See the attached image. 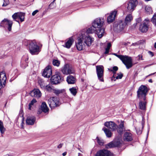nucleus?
Returning <instances> with one entry per match:
<instances>
[{
	"label": "nucleus",
	"mask_w": 156,
	"mask_h": 156,
	"mask_svg": "<svg viewBox=\"0 0 156 156\" xmlns=\"http://www.w3.org/2000/svg\"><path fill=\"white\" fill-rule=\"evenodd\" d=\"M28 60V58H27L25 60V63L23 64L22 63L21 64V67L25 69L26 67L28 65L27 64V61Z\"/></svg>",
	"instance_id": "nucleus-47"
},
{
	"label": "nucleus",
	"mask_w": 156,
	"mask_h": 156,
	"mask_svg": "<svg viewBox=\"0 0 156 156\" xmlns=\"http://www.w3.org/2000/svg\"><path fill=\"white\" fill-rule=\"evenodd\" d=\"M149 23V21L148 20L145 19V21L143 22V24L140 26V30L142 32H146L148 30V27L147 24Z\"/></svg>",
	"instance_id": "nucleus-16"
},
{
	"label": "nucleus",
	"mask_w": 156,
	"mask_h": 156,
	"mask_svg": "<svg viewBox=\"0 0 156 156\" xmlns=\"http://www.w3.org/2000/svg\"><path fill=\"white\" fill-rule=\"evenodd\" d=\"M109 49L106 48L105 51V54H106L108 53L109 52Z\"/></svg>",
	"instance_id": "nucleus-59"
},
{
	"label": "nucleus",
	"mask_w": 156,
	"mask_h": 156,
	"mask_svg": "<svg viewBox=\"0 0 156 156\" xmlns=\"http://www.w3.org/2000/svg\"><path fill=\"white\" fill-rule=\"evenodd\" d=\"M84 36L83 39L84 42L88 46H90L94 41V38L90 36L87 35L85 36V34H82Z\"/></svg>",
	"instance_id": "nucleus-18"
},
{
	"label": "nucleus",
	"mask_w": 156,
	"mask_h": 156,
	"mask_svg": "<svg viewBox=\"0 0 156 156\" xmlns=\"http://www.w3.org/2000/svg\"><path fill=\"white\" fill-rule=\"evenodd\" d=\"M6 77L5 74H0V86L5 85Z\"/></svg>",
	"instance_id": "nucleus-25"
},
{
	"label": "nucleus",
	"mask_w": 156,
	"mask_h": 156,
	"mask_svg": "<svg viewBox=\"0 0 156 156\" xmlns=\"http://www.w3.org/2000/svg\"><path fill=\"white\" fill-rule=\"evenodd\" d=\"M31 105H30V104H29V108H28V109L29 110H31Z\"/></svg>",
	"instance_id": "nucleus-63"
},
{
	"label": "nucleus",
	"mask_w": 156,
	"mask_h": 156,
	"mask_svg": "<svg viewBox=\"0 0 156 156\" xmlns=\"http://www.w3.org/2000/svg\"><path fill=\"white\" fill-rule=\"evenodd\" d=\"M37 101L35 99H33L29 103L30 105H33L34 103L36 102Z\"/></svg>",
	"instance_id": "nucleus-51"
},
{
	"label": "nucleus",
	"mask_w": 156,
	"mask_h": 156,
	"mask_svg": "<svg viewBox=\"0 0 156 156\" xmlns=\"http://www.w3.org/2000/svg\"><path fill=\"white\" fill-rule=\"evenodd\" d=\"M126 25L124 21L119 20L114 22L113 26L115 29L121 31L124 29Z\"/></svg>",
	"instance_id": "nucleus-9"
},
{
	"label": "nucleus",
	"mask_w": 156,
	"mask_h": 156,
	"mask_svg": "<svg viewBox=\"0 0 156 156\" xmlns=\"http://www.w3.org/2000/svg\"><path fill=\"white\" fill-rule=\"evenodd\" d=\"M102 130L104 131L106 136L108 137H110L112 136V133L111 131H110L108 129L106 128H104Z\"/></svg>",
	"instance_id": "nucleus-31"
},
{
	"label": "nucleus",
	"mask_w": 156,
	"mask_h": 156,
	"mask_svg": "<svg viewBox=\"0 0 156 156\" xmlns=\"http://www.w3.org/2000/svg\"><path fill=\"white\" fill-rule=\"evenodd\" d=\"M60 63V61L57 59H54L53 60L52 64L55 66L58 67L59 66Z\"/></svg>",
	"instance_id": "nucleus-38"
},
{
	"label": "nucleus",
	"mask_w": 156,
	"mask_h": 156,
	"mask_svg": "<svg viewBox=\"0 0 156 156\" xmlns=\"http://www.w3.org/2000/svg\"><path fill=\"white\" fill-rule=\"evenodd\" d=\"M63 144H59L58 146V148H61Z\"/></svg>",
	"instance_id": "nucleus-60"
},
{
	"label": "nucleus",
	"mask_w": 156,
	"mask_h": 156,
	"mask_svg": "<svg viewBox=\"0 0 156 156\" xmlns=\"http://www.w3.org/2000/svg\"><path fill=\"white\" fill-rule=\"evenodd\" d=\"M45 89H46L47 91L48 92L51 91L52 88L50 85H46L45 86Z\"/></svg>",
	"instance_id": "nucleus-48"
},
{
	"label": "nucleus",
	"mask_w": 156,
	"mask_h": 156,
	"mask_svg": "<svg viewBox=\"0 0 156 156\" xmlns=\"http://www.w3.org/2000/svg\"><path fill=\"white\" fill-rule=\"evenodd\" d=\"M66 152H65L62 153V155L63 156H65L66 155Z\"/></svg>",
	"instance_id": "nucleus-64"
},
{
	"label": "nucleus",
	"mask_w": 156,
	"mask_h": 156,
	"mask_svg": "<svg viewBox=\"0 0 156 156\" xmlns=\"http://www.w3.org/2000/svg\"><path fill=\"white\" fill-rule=\"evenodd\" d=\"M123 140L126 141H131L133 139L132 135L129 132H126L123 136Z\"/></svg>",
	"instance_id": "nucleus-20"
},
{
	"label": "nucleus",
	"mask_w": 156,
	"mask_h": 156,
	"mask_svg": "<svg viewBox=\"0 0 156 156\" xmlns=\"http://www.w3.org/2000/svg\"><path fill=\"white\" fill-rule=\"evenodd\" d=\"M52 73L51 66L48 65L46 67L42 74V75L45 77L49 78Z\"/></svg>",
	"instance_id": "nucleus-13"
},
{
	"label": "nucleus",
	"mask_w": 156,
	"mask_h": 156,
	"mask_svg": "<svg viewBox=\"0 0 156 156\" xmlns=\"http://www.w3.org/2000/svg\"><path fill=\"white\" fill-rule=\"evenodd\" d=\"M38 12V10H36L34 11H33L32 13V15L33 16H34Z\"/></svg>",
	"instance_id": "nucleus-53"
},
{
	"label": "nucleus",
	"mask_w": 156,
	"mask_h": 156,
	"mask_svg": "<svg viewBox=\"0 0 156 156\" xmlns=\"http://www.w3.org/2000/svg\"><path fill=\"white\" fill-rule=\"evenodd\" d=\"M97 141L98 144L102 146L104 144V142L103 140L97 136L96 137Z\"/></svg>",
	"instance_id": "nucleus-42"
},
{
	"label": "nucleus",
	"mask_w": 156,
	"mask_h": 156,
	"mask_svg": "<svg viewBox=\"0 0 156 156\" xmlns=\"http://www.w3.org/2000/svg\"><path fill=\"white\" fill-rule=\"evenodd\" d=\"M95 156H113V154L110 151L103 149L98 151Z\"/></svg>",
	"instance_id": "nucleus-10"
},
{
	"label": "nucleus",
	"mask_w": 156,
	"mask_h": 156,
	"mask_svg": "<svg viewBox=\"0 0 156 156\" xmlns=\"http://www.w3.org/2000/svg\"><path fill=\"white\" fill-rule=\"evenodd\" d=\"M29 50L30 53L32 55H36L38 54L41 50L39 46L37 45L35 40L29 46Z\"/></svg>",
	"instance_id": "nucleus-4"
},
{
	"label": "nucleus",
	"mask_w": 156,
	"mask_h": 156,
	"mask_svg": "<svg viewBox=\"0 0 156 156\" xmlns=\"http://www.w3.org/2000/svg\"><path fill=\"white\" fill-rule=\"evenodd\" d=\"M66 81L69 84H74L76 82V79L74 76L69 75L66 78Z\"/></svg>",
	"instance_id": "nucleus-21"
},
{
	"label": "nucleus",
	"mask_w": 156,
	"mask_h": 156,
	"mask_svg": "<svg viewBox=\"0 0 156 156\" xmlns=\"http://www.w3.org/2000/svg\"><path fill=\"white\" fill-rule=\"evenodd\" d=\"M63 80V78L58 74L52 76L50 79L51 84L57 85L60 83Z\"/></svg>",
	"instance_id": "nucleus-7"
},
{
	"label": "nucleus",
	"mask_w": 156,
	"mask_h": 156,
	"mask_svg": "<svg viewBox=\"0 0 156 156\" xmlns=\"http://www.w3.org/2000/svg\"><path fill=\"white\" fill-rule=\"evenodd\" d=\"M41 108L42 111L45 113L47 112L48 110L47 105L45 102H44L42 103L41 106Z\"/></svg>",
	"instance_id": "nucleus-29"
},
{
	"label": "nucleus",
	"mask_w": 156,
	"mask_h": 156,
	"mask_svg": "<svg viewBox=\"0 0 156 156\" xmlns=\"http://www.w3.org/2000/svg\"><path fill=\"white\" fill-rule=\"evenodd\" d=\"M104 125L111 131H114L117 129L118 126L114 122L112 121L107 122L104 123Z\"/></svg>",
	"instance_id": "nucleus-15"
},
{
	"label": "nucleus",
	"mask_w": 156,
	"mask_h": 156,
	"mask_svg": "<svg viewBox=\"0 0 156 156\" xmlns=\"http://www.w3.org/2000/svg\"><path fill=\"white\" fill-rule=\"evenodd\" d=\"M62 73L65 75H68L73 73L72 68L69 64L64 65L61 69Z\"/></svg>",
	"instance_id": "nucleus-11"
},
{
	"label": "nucleus",
	"mask_w": 156,
	"mask_h": 156,
	"mask_svg": "<svg viewBox=\"0 0 156 156\" xmlns=\"http://www.w3.org/2000/svg\"><path fill=\"white\" fill-rule=\"evenodd\" d=\"M111 46V43H108V44L107 47L106 48L109 49L110 48Z\"/></svg>",
	"instance_id": "nucleus-57"
},
{
	"label": "nucleus",
	"mask_w": 156,
	"mask_h": 156,
	"mask_svg": "<svg viewBox=\"0 0 156 156\" xmlns=\"http://www.w3.org/2000/svg\"><path fill=\"white\" fill-rule=\"evenodd\" d=\"M24 16L25 14L24 13L21 12H18V18L20 19L21 22H22L24 21Z\"/></svg>",
	"instance_id": "nucleus-36"
},
{
	"label": "nucleus",
	"mask_w": 156,
	"mask_h": 156,
	"mask_svg": "<svg viewBox=\"0 0 156 156\" xmlns=\"http://www.w3.org/2000/svg\"><path fill=\"white\" fill-rule=\"evenodd\" d=\"M116 56L122 61L127 69H129L132 66V59L131 57L126 55H118Z\"/></svg>",
	"instance_id": "nucleus-2"
},
{
	"label": "nucleus",
	"mask_w": 156,
	"mask_h": 156,
	"mask_svg": "<svg viewBox=\"0 0 156 156\" xmlns=\"http://www.w3.org/2000/svg\"><path fill=\"white\" fill-rule=\"evenodd\" d=\"M133 19V17L131 14H129L126 16L124 22L127 25L129 24Z\"/></svg>",
	"instance_id": "nucleus-27"
},
{
	"label": "nucleus",
	"mask_w": 156,
	"mask_h": 156,
	"mask_svg": "<svg viewBox=\"0 0 156 156\" xmlns=\"http://www.w3.org/2000/svg\"><path fill=\"white\" fill-rule=\"evenodd\" d=\"M18 12L15 13L12 15V17L15 21L19 22L18 21L16 20V19L18 18Z\"/></svg>",
	"instance_id": "nucleus-46"
},
{
	"label": "nucleus",
	"mask_w": 156,
	"mask_h": 156,
	"mask_svg": "<svg viewBox=\"0 0 156 156\" xmlns=\"http://www.w3.org/2000/svg\"><path fill=\"white\" fill-rule=\"evenodd\" d=\"M113 147H114L112 142H110L105 145V148L107 149Z\"/></svg>",
	"instance_id": "nucleus-45"
},
{
	"label": "nucleus",
	"mask_w": 156,
	"mask_h": 156,
	"mask_svg": "<svg viewBox=\"0 0 156 156\" xmlns=\"http://www.w3.org/2000/svg\"><path fill=\"white\" fill-rule=\"evenodd\" d=\"M4 3L2 5V6L5 7L9 4V0H4Z\"/></svg>",
	"instance_id": "nucleus-49"
},
{
	"label": "nucleus",
	"mask_w": 156,
	"mask_h": 156,
	"mask_svg": "<svg viewBox=\"0 0 156 156\" xmlns=\"http://www.w3.org/2000/svg\"><path fill=\"white\" fill-rule=\"evenodd\" d=\"M12 23H13L12 21L5 19L2 21L0 26L4 27L5 25H7V29L8 31H10L12 30Z\"/></svg>",
	"instance_id": "nucleus-12"
},
{
	"label": "nucleus",
	"mask_w": 156,
	"mask_h": 156,
	"mask_svg": "<svg viewBox=\"0 0 156 156\" xmlns=\"http://www.w3.org/2000/svg\"><path fill=\"white\" fill-rule=\"evenodd\" d=\"M138 56V59L139 60H144L143 59V56L142 55H139Z\"/></svg>",
	"instance_id": "nucleus-55"
},
{
	"label": "nucleus",
	"mask_w": 156,
	"mask_h": 156,
	"mask_svg": "<svg viewBox=\"0 0 156 156\" xmlns=\"http://www.w3.org/2000/svg\"><path fill=\"white\" fill-rule=\"evenodd\" d=\"M137 4V0H130L127 2L126 6L128 11L129 12H133Z\"/></svg>",
	"instance_id": "nucleus-6"
},
{
	"label": "nucleus",
	"mask_w": 156,
	"mask_h": 156,
	"mask_svg": "<svg viewBox=\"0 0 156 156\" xmlns=\"http://www.w3.org/2000/svg\"><path fill=\"white\" fill-rule=\"evenodd\" d=\"M151 21L156 27V13L154 14L151 18Z\"/></svg>",
	"instance_id": "nucleus-37"
},
{
	"label": "nucleus",
	"mask_w": 156,
	"mask_h": 156,
	"mask_svg": "<svg viewBox=\"0 0 156 156\" xmlns=\"http://www.w3.org/2000/svg\"><path fill=\"white\" fill-rule=\"evenodd\" d=\"M153 64H154V63H152V64H150L147 65H146V66L145 67H149L152 66V65H153Z\"/></svg>",
	"instance_id": "nucleus-62"
},
{
	"label": "nucleus",
	"mask_w": 156,
	"mask_h": 156,
	"mask_svg": "<svg viewBox=\"0 0 156 156\" xmlns=\"http://www.w3.org/2000/svg\"><path fill=\"white\" fill-rule=\"evenodd\" d=\"M84 36L81 34L79 37L78 38V42L76 43V46L77 50L81 51L83 50V40Z\"/></svg>",
	"instance_id": "nucleus-14"
},
{
	"label": "nucleus",
	"mask_w": 156,
	"mask_h": 156,
	"mask_svg": "<svg viewBox=\"0 0 156 156\" xmlns=\"http://www.w3.org/2000/svg\"><path fill=\"white\" fill-rule=\"evenodd\" d=\"M125 129L124 122L121 121L120 123L118 126L117 131L118 133L121 134L122 133L124 129Z\"/></svg>",
	"instance_id": "nucleus-24"
},
{
	"label": "nucleus",
	"mask_w": 156,
	"mask_h": 156,
	"mask_svg": "<svg viewBox=\"0 0 156 156\" xmlns=\"http://www.w3.org/2000/svg\"><path fill=\"white\" fill-rule=\"evenodd\" d=\"M71 94L73 96H75L77 93V89L75 87H72L69 89Z\"/></svg>",
	"instance_id": "nucleus-35"
},
{
	"label": "nucleus",
	"mask_w": 156,
	"mask_h": 156,
	"mask_svg": "<svg viewBox=\"0 0 156 156\" xmlns=\"http://www.w3.org/2000/svg\"><path fill=\"white\" fill-rule=\"evenodd\" d=\"M48 102L50 107L51 109L58 106L61 104L58 98L56 97H51L48 100Z\"/></svg>",
	"instance_id": "nucleus-5"
},
{
	"label": "nucleus",
	"mask_w": 156,
	"mask_h": 156,
	"mask_svg": "<svg viewBox=\"0 0 156 156\" xmlns=\"http://www.w3.org/2000/svg\"><path fill=\"white\" fill-rule=\"evenodd\" d=\"M36 120L35 117L32 116L28 117L26 120V123L28 125H32L34 124Z\"/></svg>",
	"instance_id": "nucleus-22"
},
{
	"label": "nucleus",
	"mask_w": 156,
	"mask_h": 156,
	"mask_svg": "<svg viewBox=\"0 0 156 156\" xmlns=\"http://www.w3.org/2000/svg\"><path fill=\"white\" fill-rule=\"evenodd\" d=\"M104 19L98 18L96 19L92 24V25L98 30L97 34L99 38L102 37L105 32V29L102 27L104 24Z\"/></svg>",
	"instance_id": "nucleus-1"
},
{
	"label": "nucleus",
	"mask_w": 156,
	"mask_h": 156,
	"mask_svg": "<svg viewBox=\"0 0 156 156\" xmlns=\"http://www.w3.org/2000/svg\"><path fill=\"white\" fill-rule=\"evenodd\" d=\"M144 118L143 117H142V128H143L144 127Z\"/></svg>",
	"instance_id": "nucleus-56"
},
{
	"label": "nucleus",
	"mask_w": 156,
	"mask_h": 156,
	"mask_svg": "<svg viewBox=\"0 0 156 156\" xmlns=\"http://www.w3.org/2000/svg\"><path fill=\"white\" fill-rule=\"evenodd\" d=\"M118 69V67L116 66H114L113 67L112 69L111 70V71L113 73L114 75L112 78V80H113V78H115V74L116 73V72Z\"/></svg>",
	"instance_id": "nucleus-34"
},
{
	"label": "nucleus",
	"mask_w": 156,
	"mask_h": 156,
	"mask_svg": "<svg viewBox=\"0 0 156 156\" xmlns=\"http://www.w3.org/2000/svg\"><path fill=\"white\" fill-rule=\"evenodd\" d=\"M30 95L33 97L39 98L41 96V93L40 90L37 89H34L30 93Z\"/></svg>",
	"instance_id": "nucleus-19"
},
{
	"label": "nucleus",
	"mask_w": 156,
	"mask_h": 156,
	"mask_svg": "<svg viewBox=\"0 0 156 156\" xmlns=\"http://www.w3.org/2000/svg\"><path fill=\"white\" fill-rule=\"evenodd\" d=\"M148 91L147 87L145 85H141L137 91V96L140 100H145Z\"/></svg>",
	"instance_id": "nucleus-3"
},
{
	"label": "nucleus",
	"mask_w": 156,
	"mask_h": 156,
	"mask_svg": "<svg viewBox=\"0 0 156 156\" xmlns=\"http://www.w3.org/2000/svg\"><path fill=\"white\" fill-rule=\"evenodd\" d=\"M97 30H98L92 25V26L87 29V33L88 34H92L95 32L97 34Z\"/></svg>",
	"instance_id": "nucleus-28"
},
{
	"label": "nucleus",
	"mask_w": 156,
	"mask_h": 156,
	"mask_svg": "<svg viewBox=\"0 0 156 156\" xmlns=\"http://www.w3.org/2000/svg\"><path fill=\"white\" fill-rule=\"evenodd\" d=\"M33 41H34V40L33 41L25 40L23 42V44L26 46H29L30 45L31 43H33Z\"/></svg>",
	"instance_id": "nucleus-39"
},
{
	"label": "nucleus",
	"mask_w": 156,
	"mask_h": 156,
	"mask_svg": "<svg viewBox=\"0 0 156 156\" xmlns=\"http://www.w3.org/2000/svg\"><path fill=\"white\" fill-rule=\"evenodd\" d=\"M138 43L139 42H138L137 41L136 43H133L131 45V46H138L139 45Z\"/></svg>",
	"instance_id": "nucleus-54"
},
{
	"label": "nucleus",
	"mask_w": 156,
	"mask_h": 156,
	"mask_svg": "<svg viewBox=\"0 0 156 156\" xmlns=\"http://www.w3.org/2000/svg\"><path fill=\"white\" fill-rule=\"evenodd\" d=\"M96 73L98 79L100 81L104 82V67L101 65L96 66Z\"/></svg>",
	"instance_id": "nucleus-8"
},
{
	"label": "nucleus",
	"mask_w": 156,
	"mask_h": 156,
	"mask_svg": "<svg viewBox=\"0 0 156 156\" xmlns=\"http://www.w3.org/2000/svg\"><path fill=\"white\" fill-rule=\"evenodd\" d=\"M38 83L41 88L42 89H45V84L44 81L43 80L41 79H39L38 80Z\"/></svg>",
	"instance_id": "nucleus-30"
},
{
	"label": "nucleus",
	"mask_w": 156,
	"mask_h": 156,
	"mask_svg": "<svg viewBox=\"0 0 156 156\" xmlns=\"http://www.w3.org/2000/svg\"><path fill=\"white\" fill-rule=\"evenodd\" d=\"M5 131V128L4 127L2 122L0 120V131L2 134L4 133Z\"/></svg>",
	"instance_id": "nucleus-33"
},
{
	"label": "nucleus",
	"mask_w": 156,
	"mask_h": 156,
	"mask_svg": "<svg viewBox=\"0 0 156 156\" xmlns=\"http://www.w3.org/2000/svg\"><path fill=\"white\" fill-rule=\"evenodd\" d=\"M74 40L72 37H69L63 46L67 48H69L73 42Z\"/></svg>",
	"instance_id": "nucleus-23"
},
{
	"label": "nucleus",
	"mask_w": 156,
	"mask_h": 156,
	"mask_svg": "<svg viewBox=\"0 0 156 156\" xmlns=\"http://www.w3.org/2000/svg\"><path fill=\"white\" fill-rule=\"evenodd\" d=\"M155 73H156V72H155L154 73H151L150 74H149V75H148V76H147L146 77H147L148 76H151V75H154V74H155Z\"/></svg>",
	"instance_id": "nucleus-61"
},
{
	"label": "nucleus",
	"mask_w": 156,
	"mask_h": 156,
	"mask_svg": "<svg viewBox=\"0 0 156 156\" xmlns=\"http://www.w3.org/2000/svg\"><path fill=\"white\" fill-rule=\"evenodd\" d=\"M141 21L142 20L140 17L138 19H136V24L135 26H136V25H137L138 24H139V26H140L141 24H142L141 23Z\"/></svg>",
	"instance_id": "nucleus-44"
},
{
	"label": "nucleus",
	"mask_w": 156,
	"mask_h": 156,
	"mask_svg": "<svg viewBox=\"0 0 156 156\" xmlns=\"http://www.w3.org/2000/svg\"><path fill=\"white\" fill-rule=\"evenodd\" d=\"M54 93H55L57 96L59 94L62 93H64L65 90L64 89H54L53 90Z\"/></svg>",
	"instance_id": "nucleus-32"
},
{
	"label": "nucleus",
	"mask_w": 156,
	"mask_h": 156,
	"mask_svg": "<svg viewBox=\"0 0 156 156\" xmlns=\"http://www.w3.org/2000/svg\"><path fill=\"white\" fill-rule=\"evenodd\" d=\"M117 76L115 77V78H113L114 81H115L116 79H121L123 77V74L121 73H118L117 74Z\"/></svg>",
	"instance_id": "nucleus-41"
},
{
	"label": "nucleus",
	"mask_w": 156,
	"mask_h": 156,
	"mask_svg": "<svg viewBox=\"0 0 156 156\" xmlns=\"http://www.w3.org/2000/svg\"><path fill=\"white\" fill-rule=\"evenodd\" d=\"M139 44H144L145 43V41L144 40H141L140 41H138Z\"/></svg>",
	"instance_id": "nucleus-50"
},
{
	"label": "nucleus",
	"mask_w": 156,
	"mask_h": 156,
	"mask_svg": "<svg viewBox=\"0 0 156 156\" xmlns=\"http://www.w3.org/2000/svg\"><path fill=\"white\" fill-rule=\"evenodd\" d=\"M117 13V11L114 10L112 11L107 18V22L108 23H110L113 22L115 19V17Z\"/></svg>",
	"instance_id": "nucleus-17"
},
{
	"label": "nucleus",
	"mask_w": 156,
	"mask_h": 156,
	"mask_svg": "<svg viewBox=\"0 0 156 156\" xmlns=\"http://www.w3.org/2000/svg\"><path fill=\"white\" fill-rule=\"evenodd\" d=\"M145 11L147 12V13L150 14L152 12V10L151 8L148 6H146L145 7Z\"/></svg>",
	"instance_id": "nucleus-40"
},
{
	"label": "nucleus",
	"mask_w": 156,
	"mask_h": 156,
	"mask_svg": "<svg viewBox=\"0 0 156 156\" xmlns=\"http://www.w3.org/2000/svg\"><path fill=\"white\" fill-rule=\"evenodd\" d=\"M112 143L114 147H119L121 144V143L119 141H113Z\"/></svg>",
	"instance_id": "nucleus-43"
},
{
	"label": "nucleus",
	"mask_w": 156,
	"mask_h": 156,
	"mask_svg": "<svg viewBox=\"0 0 156 156\" xmlns=\"http://www.w3.org/2000/svg\"><path fill=\"white\" fill-rule=\"evenodd\" d=\"M148 53L150 55H151V56H153L154 55V54L151 51H149Z\"/></svg>",
	"instance_id": "nucleus-58"
},
{
	"label": "nucleus",
	"mask_w": 156,
	"mask_h": 156,
	"mask_svg": "<svg viewBox=\"0 0 156 156\" xmlns=\"http://www.w3.org/2000/svg\"><path fill=\"white\" fill-rule=\"evenodd\" d=\"M140 100L139 103V108L140 109L142 110H145L146 109V106L147 102L145 100H144V101H142Z\"/></svg>",
	"instance_id": "nucleus-26"
},
{
	"label": "nucleus",
	"mask_w": 156,
	"mask_h": 156,
	"mask_svg": "<svg viewBox=\"0 0 156 156\" xmlns=\"http://www.w3.org/2000/svg\"><path fill=\"white\" fill-rule=\"evenodd\" d=\"M5 85H2L1 86H0V97L1 96L2 94V92L1 90V89H2V87H5Z\"/></svg>",
	"instance_id": "nucleus-52"
}]
</instances>
